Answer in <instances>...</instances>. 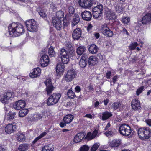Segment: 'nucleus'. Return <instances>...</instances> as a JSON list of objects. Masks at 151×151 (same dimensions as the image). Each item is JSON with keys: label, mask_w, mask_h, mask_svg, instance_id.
<instances>
[{"label": "nucleus", "mask_w": 151, "mask_h": 151, "mask_svg": "<svg viewBox=\"0 0 151 151\" xmlns=\"http://www.w3.org/2000/svg\"><path fill=\"white\" fill-rule=\"evenodd\" d=\"M8 29L9 34L12 37L20 36L25 31L23 26L19 23H12L9 26Z\"/></svg>", "instance_id": "obj_1"}, {"label": "nucleus", "mask_w": 151, "mask_h": 151, "mask_svg": "<svg viewBox=\"0 0 151 151\" xmlns=\"http://www.w3.org/2000/svg\"><path fill=\"white\" fill-rule=\"evenodd\" d=\"M119 132L122 135L124 136L131 137L133 135V130L131 129L129 126L125 124L120 126Z\"/></svg>", "instance_id": "obj_2"}, {"label": "nucleus", "mask_w": 151, "mask_h": 151, "mask_svg": "<svg viewBox=\"0 0 151 151\" xmlns=\"http://www.w3.org/2000/svg\"><path fill=\"white\" fill-rule=\"evenodd\" d=\"M137 133L139 138L141 140L148 139L151 136V130L148 127L139 129Z\"/></svg>", "instance_id": "obj_3"}, {"label": "nucleus", "mask_w": 151, "mask_h": 151, "mask_svg": "<svg viewBox=\"0 0 151 151\" xmlns=\"http://www.w3.org/2000/svg\"><path fill=\"white\" fill-rule=\"evenodd\" d=\"M61 94L58 93H53L48 98L47 100V104L48 106L55 105L59 101L61 97Z\"/></svg>", "instance_id": "obj_4"}, {"label": "nucleus", "mask_w": 151, "mask_h": 151, "mask_svg": "<svg viewBox=\"0 0 151 151\" xmlns=\"http://www.w3.org/2000/svg\"><path fill=\"white\" fill-rule=\"evenodd\" d=\"M27 30L31 32H36L38 29L37 25L34 19L29 20L25 23Z\"/></svg>", "instance_id": "obj_5"}, {"label": "nucleus", "mask_w": 151, "mask_h": 151, "mask_svg": "<svg viewBox=\"0 0 151 151\" xmlns=\"http://www.w3.org/2000/svg\"><path fill=\"white\" fill-rule=\"evenodd\" d=\"M79 3L81 7L89 8L95 4L96 2L94 0H79Z\"/></svg>", "instance_id": "obj_6"}, {"label": "nucleus", "mask_w": 151, "mask_h": 151, "mask_svg": "<svg viewBox=\"0 0 151 151\" xmlns=\"http://www.w3.org/2000/svg\"><path fill=\"white\" fill-rule=\"evenodd\" d=\"M103 11V6L101 4L94 7L92 9L93 17L96 18L99 17Z\"/></svg>", "instance_id": "obj_7"}, {"label": "nucleus", "mask_w": 151, "mask_h": 151, "mask_svg": "<svg viewBox=\"0 0 151 151\" xmlns=\"http://www.w3.org/2000/svg\"><path fill=\"white\" fill-rule=\"evenodd\" d=\"M75 70L71 69L68 70L64 76V78L66 82H70L72 81L76 76Z\"/></svg>", "instance_id": "obj_8"}, {"label": "nucleus", "mask_w": 151, "mask_h": 151, "mask_svg": "<svg viewBox=\"0 0 151 151\" xmlns=\"http://www.w3.org/2000/svg\"><path fill=\"white\" fill-rule=\"evenodd\" d=\"M45 83L46 86V91L47 94L50 95L54 90V87L52 84L51 80L50 79H48L45 82Z\"/></svg>", "instance_id": "obj_9"}, {"label": "nucleus", "mask_w": 151, "mask_h": 151, "mask_svg": "<svg viewBox=\"0 0 151 151\" xmlns=\"http://www.w3.org/2000/svg\"><path fill=\"white\" fill-rule=\"evenodd\" d=\"M13 95V93L11 92H8L3 94L1 96L0 101L4 104H7Z\"/></svg>", "instance_id": "obj_10"}, {"label": "nucleus", "mask_w": 151, "mask_h": 151, "mask_svg": "<svg viewBox=\"0 0 151 151\" xmlns=\"http://www.w3.org/2000/svg\"><path fill=\"white\" fill-rule=\"evenodd\" d=\"M52 23L54 27L58 30H60L61 29L62 24L60 19L55 17H53L52 19Z\"/></svg>", "instance_id": "obj_11"}, {"label": "nucleus", "mask_w": 151, "mask_h": 151, "mask_svg": "<svg viewBox=\"0 0 151 151\" xmlns=\"http://www.w3.org/2000/svg\"><path fill=\"white\" fill-rule=\"evenodd\" d=\"M101 31L103 34L107 37H110L113 35L112 31H111L107 27L106 24H105L102 26Z\"/></svg>", "instance_id": "obj_12"}, {"label": "nucleus", "mask_w": 151, "mask_h": 151, "mask_svg": "<svg viewBox=\"0 0 151 151\" xmlns=\"http://www.w3.org/2000/svg\"><path fill=\"white\" fill-rule=\"evenodd\" d=\"M25 106V102L24 101L20 100L15 103L13 105L14 109L17 110H19L24 108Z\"/></svg>", "instance_id": "obj_13"}, {"label": "nucleus", "mask_w": 151, "mask_h": 151, "mask_svg": "<svg viewBox=\"0 0 151 151\" xmlns=\"http://www.w3.org/2000/svg\"><path fill=\"white\" fill-rule=\"evenodd\" d=\"M131 105L132 109L134 110H138L141 108L140 101L136 99L132 100Z\"/></svg>", "instance_id": "obj_14"}, {"label": "nucleus", "mask_w": 151, "mask_h": 151, "mask_svg": "<svg viewBox=\"0 0 151 151\" xmlns=\"http://www.w3.org/2000/svg\"><path fill=\"white\" fill-rule=\"evenodd\" d=\"M49 62V57L47 55H44L40 58V63L42 67H44L48 65Z\"/></svg>", "instance_id": "obj_15"}, {"label": "nucleus", "mask_w": 151, "mask_h": 151, "mask_svg": "<svg viewBox=\"0 0 151 151\" xmlns=\"http://www.w3.org/2000/svg\"><path fill=\"white\" fill-rule=\"evenodd\" d=\"M82 18L84 20L89 21L92 18V14L90 12L85 11L81 13Z\"/></svg>", "instance_id": "obj_16"}, {"label": "nucleus", "mask_w": 151, "mask_h": 151, "mask_svg": "<svg viewBox=\"0 0 151 151\" xmlns=\"http://www.w3.org/2000/svg\"><path fill=\"white\" fill-rule=\"evenodd\" d=\"M81 34V30L79 28H76L73 32L72 37L75 40H78L80 37Z\"/></svg>", "instance_id": "obj_17"}, {"label": "nucleus", "mask_w": 151, "mask_h": 151, "mask_svg": "<svg viewBox=\"0 0 151 151\" xmlns=\"http://www.w3.org/2000/svg\"><path fill=\"white\" fill-rule=\"evenodd\" d=\"M88 56L86 54H83L79 62L80 67L84 68L86 66L87 64Z\"/></svg>", "instance_id": "obj_18"}, {"label": "nucleus", "mask_w": 151, "mask_h": 151, "mask_svg": "<svg viewBox=\"0 0 151 151\" xmlns=\"http://www.w3.org/2000/svg\"><path fill=\"white\" fill-rule=\"evenodd\" d=\"M65 66L62 63L60 62L58 63L56 68L57 75L62 74L64 71Z\"/></svg>", "instance_id": "obj_19"}, {"label": "nucleus", "mask_w": 151, "mask_h": 151, "mask_svg": "<svg viewBox=\"0 0 151 151\" xmlns=\"http://www.w3.org/2000/svg\"><path fill=\"white\" fill-rule=\"evenodd\" d=\"M15 129V126L9 124L5 127V130L6 133L10 134L13 132Z\"/></svg>", "instance_id": "obj_20"}, {"label": "nucleus", "mask_w": 151, "mask_h": 151, "mask_svg": "<svg viewBox=\"0 0 151 151\" xmlns=\"http://www.w3.org/2000/svg\"><path fill=\"white\" fill-rule=\"evenodd\" d=\"M124 7L121 4H117L115 6V10L118 15H120L123 13Z\"/></svg>", "instance_id": "obj_21"}, {"label": "nucleus", "mask_w": 151, "mask_h": 151, "mask_svg": "<svg viewBox=\"0 0 151 151\" xmlns=\"http://www.w3.org/2000/svg\"><path fill=\"white\" fill-rule=\"evenodd\" d=\"M41 74V70L39 68L34 69L33 72L30 74L29 76L32 78H36L39 76Z\"/></svg>", "instance_id": "obj_22"}, {"label": "nucleus", "mask_w": 151, "mask_h": 151, "mask_svg": "<svg viewBox=\"0 0 151 151\" xmlns=\"http://www.w3.org/2000/svg\"><path fill=\"white\" fill-rule=\"evenodd\" d=\"M85 136V134L83 133H78L75 137L74 141L75 143H78L83 139Z\"/></svg>", "instance_id": "obj_23"}, {"label": "nucleus", "mask_w": 151, "mask_h": 151, "mask_svg": "<svg viewBox=\"0 0 151 151\" xmlns=\"http://www.w3.org/2000/svg\"><path fill=\"white\" fill-rule=\"evenodd\" d=\"M150 22H151L150 14H147L143 17L142 20V24H145Z\"/></svg>", "instance_id": "obj_24"}, {"label": "nucleus", "mask_w": 151, "mask_h": 151, "mask_svg": "<svg viewBox=\"0 0 151 151\" xmlns=\"http://www.w3.org/2000/svg\"><path fill=\"white\" fill-rule=\"evenodd\" d=\"M106 16L108 19L114 20L117 18V15H116L115 12L113 11H109L108 12Z\"/></svg>", "instance_id": "obj_25"}, {"label": "nucleus", "mask_w": 151, "mask_h": 151, "mask_svg": "<svg viewBox=\"0 0 151 151\" xmlns=\"http://www.w3.org/2000/svg\"><path fill=\"white\" fill-rule=\"evenodd\" d=\"M98 48L94 44L91 45L88 48L89 52L92 54L96 53L98 52Z\"/></svg>", "instance_id": "obj_26"}, {"label": "nucleus", "mask_w": 151, "mask_h": 151, "mask_svg": "<svg viewBox=\"0 0 151 151\" xmlns=\"http://www.w3.org/2000/svg\"><path fill=\"white\" fill-rule=\"evenodd\" d=\"M121 140L119 139L113 140L110 143V145L112 147H118L121 144Z\"/></svg>", "instance_id": "obj_27"}, {"label": "nucleus", "mask_w": 151, "mask_h": 151, "mask_svg": "<svg viewBox=\"0 0 151 151\" xmlns=\"http://www.w3.org/2000/svg\"><path fill=\"white\" fill-rule=\"evenodd\" d=\"M73 116L70 114L66 115L63 119V120L67 124L70 123L73 119Z\"/></svg>", "instance_id": "obj_28"}, {"label": "nucleus", "mask_w": 151, "mask_h": 151, "mask_svg": "<svg viewBox=\"0 0 151 151\" xmlns=\"http://www.w3.org/2000/svg\"><path fill=\"white\" fill-rule=\"evenodd\" d=\"M29 145L27 144H23L19 145L18 150L19 151H26L29 149Z\"/></svg>", "instance_id": "obj_29"}, {"label": "nucleus", "mask_w": 151, "mask_h": 151, "mask_svg": "<svg viewBox=\"0 0 151 151\" xmlns=\"http://www.w3.org/2000/svg\"><path fill=\"white\" fill-rule=\"evenodd\" d=\"M97 133V131L95 130L92 133L91 132L88 133L85 138L87 137L90 139H93L96 136Z\"/></svg>", "instance_id": "obj_30"}, {"label": "nucleus", "mask_w": 151, "mask_h": 151, "mask_svg": "<svg viewBox=\"0 0 151 151\" xmlns=\"http://www.w3.org/2000/svg\"><path fill=\"white\" fill-rule=\"evenodd\" d=\"M97 62V58L95 56H91L88 59V62L89 64L91 65H93L96 64Z\"/></svg>", "instance_id": "obj_31"}, {"label": "nucleus", "mask_w": 151, "mask_h": 151, "mask_svg": "<svg viewBox=\"0 0 151 151\" xmlns=\"http://www.w3.org/2000/svg\"><path fill=\"white\" fill-rule=\"evenodd\" d=\"M33 116L35 121L44 118L45 116V113H42L39 114H35Z\"/></svg>", "instance_id": "obj_32"}, {"label": "nucleus", "mask_w": 151, "mask_h": 151, "mask_svg": "<svg viewBox=\"0 0 151 151\" xmlns=\"http://www.w3.org/2000/svg\"><path fill=\"white\" fill-rule=\"evenodd\" d=\"M86 50V48L84 46H80L77 49L76 52L77 54L81 55L84 53Z\"/></svg>", "instance_id": "obj_33"}, {"label": "nucleus", "mask_w": 151, "mask_h": 151, "mask_svg": "<svg viewBox=\"0 0 151 151\" xmlns=\"http://www.w3.org/2000/svg\"><path fill=\"white\" fill-rule=\"evenodd\" d=\"M112 115V114L110 112L107 111L104 112L102 114V119L103 120H106L111 117Z\"/></svg>", "instance_id": "obj_34"}, {"label": "nucleus", "mask_w": 151, "mask_h": 151, "mask_svg": "<svg viewBox=\"0 0 151 151\" xmlns=\"http://www.w3.org/2000/svg\"><path fill=\"white\" fill-rule=\"evenodd\" d=\"M60 58L65 57L66 55H69V54L70 53H69V51H66L64 49H62L61 50L60 52Z\"/></svg>", "instance_id": "obj_35"}, {"label": "nucleus", "mask_w": 151, "mask_h": 151, "mask_svg": "<svg viewBox=\"0 0 151 151\" xmlns=\"http://www.w3.org/2000/svg\"><path fill=\"white\" fill-rule=\"evenodd\" d=\"M54 148L51 145H45L42 148V151H53Z\"/></svg>", "instance_id": "obj_36"}, {"label": "nucleus", "mask_w": 151, "mask_h": 151, "mask_svg": "<svg viewBox=\"0 0 151 151\" xmlns=\"http://www.w3.org/2000/svg\"><path fill=\"white\" fill-rule=\"evenodd\" d=\"M66 49L68 50V51L69 52V53H72L73 52V47L71 43L68 42H66L65 43Z\"/></svg>", "instance_id": "obj_37"}, {"label": "nucleus", "mask_w": 151, "mask_h": 151, "mask_svg": "<svg viewBox=\"0 0 151 151\" xmlns=\"http://www.w3.org/2000/svg\"><path fill=\"white\" fill-rule=\"evenodd\" d=\"M37 11L38 12L42 18H44L46 17V14L42 8H37Z\"/></svg>", "instance_id": "obj_38"}, {"label": "nucleus", "mask_w": 151, "mask_h": 151, "mask_svg": "<svg viewBox=\"0 0 151 151\" xmlns=\"http://www.w3.org/2000/svg\"><path fill=\"white\" fill-rule=\"evenodd\" d=\"M28 110L27 109H23L19 112V116L20 117H23L26 116L28 113Z\"/></svg>", "instance_id": "obj_39"}, {"label": "nucleus", "mask_w": 151, "mask_h": 151, "mask_svg": "<svg viewBox=\"0 0 151 151\" xmlns=\"http://www.w3.org/2000/svg\"><path fill=\"white\" fill-rule=\"evenodd\" d=\"M17 139L19 142H23L25 139L24 135L21 133H18L17 134Z\"/></svg>", "instance_id": "obj_40"}, {"label": "nucleus", "mask_w": 151, "mask_h": 151, "mask_svg": "<svg viewBox=\"0 0 151 151\" xmlns=\"http://www.w3.org/2000/svg\"><path fill=\"white\" fill-rule=\"evenodd\" d=\"M15 114V113L9 112L6 115L5 117V119L7 120L12 119L14 118Z\"/></svg>", "instance_id": "obj_41"}, {"label": "nucleus", "mask_w": 151, "mask_h": 151, "mask_svg": "<svg viewBox=\"0 0 151 151\" xmlns=\"http://www.w3.org/2000/svg\"><path fill=\"white\" fill-rule=\"evenodd\" d=\"M69 55H66L65 57H63L60 58V59L62 61V63L63 64H67L69 60Z\"/></svg>", "instance_id": "obj_42"}, {"label": "nucleus", "mask_w": 151, "mask_h": 151, "mask_svg": "<svg viewBox=\"0 0 151 151\" xmlns=\"http://www.w3.org/2000/svg\"><path fill=\"white\" fill-rule=\"evenodd\" d=\"M48 52L50 57H54L55 55V53L54 51V48L52 46L49 48Z\"/></svg>", "instance_id": "obj_43"}, {"label": "nucleus", "mask_w": 151, "mask_h": 151, "mask_svg": "<svg viewBox=\"0 0 151 151\" xmlns=\"http://www.w3.org/2000/svg\"><path fill=\"white\" fill-rule=\"evenodd\" d=\"M80 20L79 17L78 16H75V17L73 18L72 21V25L75 26L78 23Z\"/></svg>", "instance_id": "obj_44"}, {"label": "nucleus", "mask_w": 151, "mask_h": 151, "mask_svg": "<svg viewBox=\"0 0 151 151\" xmlns=\"http://www.w3.org/2000/svg\"><path fill=\"white\" fill-rule=\"evenodd\" d=\"M115 129L113 128H111L108 129V130L105 132V135L108 137L111 136L114 134V133L113 132L114 130Z\"/></svg>", "instance_id": "obj_45"}, {"label": "nucleus", "mask_w": 151, "mask_h": 151, "mask_svg": "<svg viewBox=\"0 0 151 151\" xmlns=\"http://www.w3.org/2000/svg\"><path fill=\"white\" fill-rule=\"evenodd\" d=\"M138 44L137 42H133L131 43L129 46V48L132 50H133L135 49L136 47L138 45Z\"/></svg>", "instance_id": "obj_46"}, {"label": "nucleus", "mask_w": 151, "mask_h": 151, "mask_svg": "<svg viewBox=\"0 0 151 151\" xmlns=\"http://www.w3.org/2000/svg\"><path fill=\"white\" fill-rule=\"evenodd\" d=\"M67 95L69 98H70L71 99L73 98L76 96L74 93L71 89L69 90L67 93Z\"/></svg>", "instance_id": "obj_47"}, {"label": "nucleus", "mask_w": 151, "mask_h": 151, "mask_svg": "<svg viewBox=\"0 0 151 151\" xmlns=\"http://www.w3.org/2000/svg\"><path fill=\"white\" fill-rule=\"evenodd\" d=\"M56 16L57 17H56L58 18L59 19H61L64 16V13L62 11H58L56 13Z\"/></svg>", "instance_id": "obj_48"}, {"label": "nucleus", "mask_w": 151, "mask_h": 151, "mask_svg": "<svg viewBox=\"0 0 151 151\" xmlns=\"http://www.w3.org/2000/svg\"><path fill=\"white\" fill-rule=\"evenodd\" d=\"M121 21L123 23L127 24L129 22L130 19L127 17H123L122 18Z\"/></svg>", "instance_id": "obj_49"}, {"label": "nucleus", "mask_w": 151, "mask_h": 151, "mask_svg": "<svg viewBox=\"0 0 151 151\" xmlns=\"http://www.w3.org/2000/svg\"><path fill=\"white\" fill-rule=\"evenodd\" d=\"M144 86H142L139 87L136 91V94L137 96L139 95L143 91L144 89Z\"/></svg>", "instance_id": "obj_50"}, {"label": "nucleus", "mask_w": 151, "mask_h": 151, "mask_svg": "<svg viewBox=\"0 0 151 151\" xmlns=\"http://www.w3.org/2000/svg\"><path fill=\"white\" fill-rule=\"evenodd\" d=\"M89 149V147L86 145L81 147L80 149V151H88Z\"/></svg>", "instance_id": "obj_51"}, {"label": "nucleus", "mask_w": 151, "mask_h": 151, "mask_svg": "<svg viewBox=\"0 0 151 151\" xmlns=\"http://www.w3.org/2000/svg\"><path fill=\"white\" fill-rule=\"evenodd\" d=\"M121 105V104L119 102H117L113 103L112 105L115 109H116L119 107Z\"/></svg>", "instance_id": "obj_52"}, {"label": "nucleus", "mask_w": 151, "mask_h": 151, "mask_svg": "<svg viewBox=\"0 0 151 151\" xmlns=\"http://www.w3.org/2000/svg\"><path fill=\"white\" fill-rule=\"evenodd\" d=\"M99 146V144L98 143L94 144L91 148V151H96Z\"/></svg>", "instance_id": "obj_53"}, {"label": "nucleus", "mask_w": 151, "mask_h": 151, "mask_svg": "<svg viewBox=\"0 0 151 151\" xmlns=\"http://www.w3.org/2000/svg\"><path fill=\"white\" fill-rule=\"evenodd\" d=\"M74 9L72 6H70L68 8V11L70 14H73L74 12Z\"/></svg>", "instance_id": "obj_54"}, {"label": "nucleus", "mask_w": 151, "mask_h": 151, "mask_svg": "<svg viewBox=\"0 0 151 151\" xmlns=\"http://www.w3.org/2000/svg\"><path fill=\"white\" fill-rule=\"evenodd\" d=\"M26 119L28 121H35L34 119L33 116H32V115L29 116Z\"/></svg>", "instance_id": "obj_55"}, {"label": "nucleus", "mask_w": 151, "mask_h": 151, "mask_svg": "<svg viewBox=\"0 0 151 151\" xmlns=\"http://www.w3.org/2000/svg\"><path fill=\"white\" fill-rule=\"evenodd\" d=\"M67 124V123L65 122H64L63 121V122H60V125L61 127L63 128L64 126H66Z\"/></svg>", "instance_id": "obj_56"}, {"label": "nucleus", "mask_w": 151, "mask_h": 151, "mask_svg": "<svg viewBox=\"0 0 151 151\" xmlns=\"http://www.w3.org/2000/svg\"><path fill=\"white\" fill-rule=\"evenodd\" d=\"M122 30H121V32H122L124 34L126 33L127 35H128L129 34L126 29L123 27H122Z\"/></svg>", "instance_id": "obj_57"}, {"label": "nucleus", "mask_w": 151, "mask_h": 151, "mask_svg": "<svg viewBox=\"0 0 151 151\" xmlns=\"http://www.w3.org/2000/svg\"><path fill=\"white\" fill-rule=\"evenodd\" d=\"M146 122L149 126H151V119H149L146 120Z\"/></svg>", "instance_id": "obj_58"}, {"label": "nucleus", "mask_w": 151, "mask_h": 151, "mask_svg": "<svg viewBox=\"0 0 151 151\" xmlns=\"http://www.w3.org/2000/svg\"><path fill=\"white\" fill-rule=\"evenodd\" d=\"M111 73V71H109L107 72L106 73V77L107 78L109 79L110 78V76Z\"/></svg>", "instance_id": "obj_59"}, {"label": "nucleus", "mask_w": 151, "mask_h": 151, "mask_svg": "<svg viewBox=\"0 0 151 151\" xmlns=\"http://www.w3.org/2000/svg\"><path fill=\"white\" fill-rule=\"evenodd\" d=\"M75 90L76 92H79L80 91V88L78 86H77L75 87Z\"/></svg>", "instance_id": "obj_60"}, {"label": "nucleus", "mask_w": 151, "mask_h": 151, "mask_svg": "<svg viewBox=\"0 0 151 151\" xmlns=\"http://www.w3.org/2000/svg\"><path fill=\"white\" fill-rule=\"evenodd\" d=\"M47 134L46 132H44L42 133V134L39 136L41 138L45 136Z\"/></svg>", "instance_id": "obj_61"}, {"label": "nucleus", "mask_w": 151, "mask_h": 151, "mask_svg": "<svg viewBox=\"0 0 151 151\" xmlns=\"http://www.w3.org/2000/svg\"><path fill=\"white\" fill-rule=\"evenodd\" d=\"M41 139V138L39 136L38 137L36 138L33 141L32 143L33 144H35L37 142L39 139Z\"/></svg>", "instance_id": "obj_62"}, {"label": "nucleus", "mask_w": 151, "mask_h": 151, "mask_svg": "<svg viewBox=\"0 0 151 151\" xmlns=\"http://www.w3.org/2000/svg\"><path fill=\"white\" fill-rule=\"evenodd\" d=\"M63 24L64 26H67L68 25V22H67L66 19H64L63 20Z\"/></svg>", "instance_id": "obj_63"}, {"label": "nucleus", "mask_w": 151, "mask_h": 151, "mask_svg": "<svg viewBox=\"0 0 151 151\" xmlns=\"http://www.w3.org/2000/svg\"><path fill=\"white\" fill-rule=\"evenodd\" d=\"M5 149L4 145L0 146V151H5Z\"/></svg>", "instance_id": "obj_64"}]
</instances>
